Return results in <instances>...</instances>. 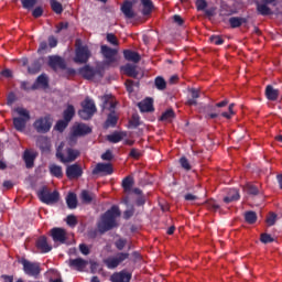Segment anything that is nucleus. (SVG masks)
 <instances>
[{"instance_id": "nucleus-51", "label": "nucleus", "mask_w": 282, "mask_h": 282, "mask_svg": "<svg viewBox=\"0 0 282 282\" xmlns=\"http://www.w3.org/2000/svg\"><path fill=\"white\" fill-rule=\"evenodd\" d=\"M209 41L214 45H224V37L221 35H212Z\"/></svg>"}, {"instance_id": "nucleus-17", "label": "nucleus", "mask_w": 282, "mask_h": 282, "mask_svg": "<svg viewBox=\"0 0 282 282\" xmlns=\"http://www.w3.org/2000/svg\"><path fill=\"white\" fill-rule=\"evenodd\" d=\"M132 274L127 272V270H122L120 272H115L110 276L111 282H131Z\"/></svg>"}, {"instance_id": "nucleus-40", "label": "nucleus", "mask_w": 282, "mask_h": 282, "mask_svg": "<svg viewBox=\"0 0 282 282\" xmlns=\"http://www.w3.org/2000/svg\"><path fill=\"white\" fill-rule=\"evenodd\" d=\"M51 9L55 14H63V4L57 0H50Z\"/></svg>"}, {"instance_id": "nucleus-19", "label": "nucleus", "mask_w": 282, "mask_h": 282, "mask_svg": "<svg viewBox=\"0 0 282 282\" xmlns=\"http://www.w3.org/2000/svg\"><path fill=\"white\" fill-rule=\"evenodd\" d=\"M79 74L85 78L86 80H91L96 74H99L100 70L95 69L94 67L89 65H85L84 67L79 68Z\"/></svg>"}, {"instance_id": "nucleus-25", "label": "nucleus", "mask_w": 282, "mask_h": 282, "mask_svg": "<svg viewBox=\"0 0 282 282\" xmlns=\"http://www.w3.org/2000/svg\"><path fill=\"white\" fill-rule=\"evenodd\" d=\"M39 85H41V87H43L44 89H47V87H50V79L47 78V75L42 74L40 75L35 83L32 85V89H39Z\"/></svg>"}, {"instance_id": "nucleus-45", "label": "nucleus", "mask_w": 282, "mask_h": 282, "mask_svg": "<svg viewBox=\"0 0 282 282\" xmlns=\"http://www.w3.org/2000/svg\"><path fill=\"white\" fill-rule=\"evenodd\" d=\"M126 89L129 94H133V87H140V82H133L132 79H127L126 83Z\"/></svg>"}, {"instance_id": "nucleus-46", "label": "nucleus", "mask_w": 282, "mask_h": 282, "mask_svg": "<svg viewBox=\"0 0 282 282\" xmlns=\"http://www.w3.org/2000/svg\"><path fill=\"white\" fill-rule=\"evenodd\" d=\"M69 126V121L64 120H58L55 124V129L56 131H59V133H63V131H65V129H67V127Z\"/></svg>"}, {"instance_id": "nucleus-18", "label": "nucleus", "mask_w": 282, "mask_h": 282, "mask_svg": "<svg viewBox=\"0 0 282 282\" xmlns=\"http://www.w3.org/2000/svg\"><path fill=\"white\" fill-rule=\"evenodd\" d=\"M36 147H39L42 153H50V149H52V143L50 142V138L40 135L36 139Z\"/></svg>"}, {"instance_id": "nucleus-39", "label": "nucleus", "mask_w": 282, "mask_h": 282, "mask_svg": "<svg viewBox=\"0 0 282 282\" xmlns=\"http://www.w3.org/2000/svg\"><path fill=\"white\" fill-rule=\"evenodd\" d=\"M154 86L156 87V89H159V91H164V89H166V80L164 79V77L158 76L154 79Z\"/></svg>"}, {"instance_id": "nucleus-8", "label": "nucleus", "mask_w": 282, "mask_h": 282, "mask_svg": "<svg viewBox=\"0 0 282 282\" xmlns=\"http://www.w3.org/2000/svg\"><path fill=\"white\" fill-rule=\"evenodd\" d=\"M129 259L128 252H119L115 257L107 258L104 263L107 267L108 270H116L122 261H127Z\"/></svg>"}, {"instance_id": "nucleus-52", "label": "nucleus", "mask_w": 282, "mask_h": 282, "mask_svg": "<svg viewBox=\"0 0 282 282\" xmlns=\"http://www.w3.org/2000/svg\"><path fill=\"white\" fill-rule=\"evenodd\" d=\"M127 246V239L124 238H119L118 240L115 241V248H117V250H124Z\"/></svg>"}, {"instance_id": "nucleus-13", "label": "nucleus", "mask_w": 282, "mask_h": 282, "mask_svg": "<svg viewBox=\"0 0 282 282\" xmlns=\"http://www.w3.org/2000/svg\"><path fill=\"white\" fill-rule=\"evenodd\" d=\"M93 175H100L101 177L113 175V165L111 163H97L93 170Z\"/></svg>"}, {"instance_id": "nucleus-6", "label": "nucleus", "mask_w": 282, "mask_h": 282, "mask_svg": "<svg viewBox=\"0 0 282 282\" xmlns=\"http://www.w3.org/2000/svg\"><path fill=\"white\" fill-rule=\"evenodd\" d=\"M19 263L23 265L24 274H26L28 276H33L34 279H39V275L41 274V263L31 262L25 258L20 259Z\"/></svg>"}, {"instance_id": "nucleus-53", "label": "nucleus", "mask_w": 282, "mask_h": 282, "mask_svg": "<svg viewBox=\"0 0 282 282\" xmlns=\"http://www.w3.org/2000/svg\"><path fill=\"white\" fill-rule=\"evenodd\" d=\"M260 241L261 243H272L274 242V238L270 234H261Z\"/></svg>"}, {"instance_id": "nucleus-60", "label": "nucleus", "mask_w": 282, "mask_h": 282, "mask_svg": "<svg viewBox=\"0 0 282 282\" xmlns=\"http://www.w3.org/2000/svg\"><path fill=\"white\" fill-rule=\"evenodd\" d=\"M107 41L111 45H118V37H116V35L113 33H108L107 34Z\"/></svg>"}, {"instance_id": "nucleus-48", "label": "nucleus", "mask_w": 282, "mask_h": 282, "mask_svg": "<svg viewBox=\"0 0 282 282\" xmlns=\"http://www.w3.org/2000/svg\"><path fill=\"white\" fill-rule=\"evenodd\" d=\"M21 3L24 10H32L36 6V0H21Z\"/></svg>"}, {"instance_id": "nucleus-64", "label": "nucleus", "mask_w": 282, "mask_h": 282, "mask_svg": "<svg viewBox=\"0 0 282 282\" xmlns=\"http://www.w3.org/2000/svg\"><path fill=\"white\" fill-rule=\"evenodd\" d=\"M134 213H135V208L131 207L130 209H127L123 213V218L124 219H131V217L134 215Z\"/></svg>"}, {"instance_id": "nucleus-24", "label": "nucleus", "mask_w": 282, "mask_h": 282, "mask_svg": "<svg viewBox=\"0 0 282 282\" xmlns=\"http://www.w3.org/2000/svg\"><path fill=\"white\" fill-rule=\"evenodd\" d=\"M123 57L126 61H129L130 63H140L142 58L138 52L132 50H124Z\"/></svg>"}, {"instance_id": "nucleus-4", "label": "nucleus", "mask_w": 282, "mask_h": 282, "mask_svg": "<svg viewBox=\"0 0 282 282\" xmlns=\"http://www.w3.org/2000/svg\"><path fill=\"white\" fill-rule=\"evenodd\" d=\"M63 147H64V143L62 142L56 150V158L63 164H68L69 162H74L80 155V152L78 150L66 148L65 152L67 155L65 156V154H63Z\"/></svg>"}, {"instance_id": "nucleus-14", "label": "nucleus", "mask_w": 282, "mask_h": 282, "mask_svg": "<svg viewBox=\"0 0 282 282\" xmlns=\"http://www.w3.org/2000/svg\"><path fill=\"white\" fill-rule=\"evenodd\" d=\"M66 177L68 180H78V177H83V167L78 164H72L66 167Z\"/></svg>"}, {"instance_id": "nucleus-42", "label": "nucleus", "mask_w": 282, "mask_h": 282, "mask_svg": "<svg viewBox=\"0 0 282 282\" xmlns=\"http://www.w3.org/2000/svg\"><path fill=\"white\" fill-rule=\"evenodd\" d=\"M80 197H82V202H84V204H91V202H94L93 194L89 193V191H87V189L82 191Z\"/></svg>"}, {"instance_id": "nucleus-28", "label": "nucleus", "mask_w": 282, "mask_h": 282, "mask_svg": "<svg viewBox=\"0 0 282 282\" xmlns=\"http://www.w3.org/2000/svg\"><path fill=\"white\" fill-rule=\"evenodd\" d=\"M265 97L268 100H279V89H275L272 85L265 87Z\"/></svg>"}, {"instance_id": "nucleus-30", "label": "nucleus", "mask_w": 282, "mask_h": 282, "mask_svg": "<svg viewBox=\"0 0 282 282\" xmlns=\"http://www.w3.org/2000/svg\"><path fill=\"white\" fill-rule=\"evenodd\" d=\"M66 204L67 207L70 210H74L75 208H78V198L75 193H69L66 197Z\"/></svg>"}, {"instance_id": "nucleus-47", "label": "nucleus", "mask_w": 282, "mask_h": 282, "mask_svg": "<svg viewBox=\"0 0 282 282\" xmlns=\"http://www.w3.org/2000/svg\"><path fill=\"white\" fill-rule=\"evenodd\" d=\"M66 224L67 226H69L70 228H76V226H78V219L76 218V216L74 215H68L66 217Z\"/></svg>"}, {"instance_id": "nucleus-44", "label": "nucleus", "mask_w": 282, "mask_h": 282, "mask_svg": "<svg viewBox=\"0 0 282 282\" xmlns=\"http://www.w3.org/2000/svg\"><path fill=\"white\" fill-rule=\"evenodd\" d=\"M257 11L259 12V14H261L262 17H269V14H271V10L270 7H268L267 4H257Z\"/></svg>"}, {"instance_id": "nucleus-34", "label": "nucleus", "mask_w": 282, "mask_h": 282, "mask_svg": "<svg viewBox=\"0 0 282 282\" xmlns=\"http://www.w3.org/2000/svg\"><path fill=\"white\" fill-rule=\"evenodd\" d=\"M173 118H175V111L173 109H167L160 117L161 122H173Z\"/></svg>"}, {"instance_id": "nucleus-33", "label": "nucleus", "mask_w": 282, "mask_h": 282, "mask_svg": "<svg viewBox=\"0 0 282 282\" xmlns=\"http://www.w3.org/2000/svg\"><path fill=\"white\" fill-rule=\"evenodd\" d=\"M141 4L143 6L142 14L143 17H149L151 12H153V1L152 0H141Z\"/></svg>"}, {"instance_id": "nucleus-11", "label": "nucleus", "mask_w": 282, "mask_h": 282, "mask_svg": "<svg viewBox=\"0 0 282 282\" xmlns=\"http://www.w3.org/2000/svg\"><path fill=\"white\" fill-rule=\"evenodd\" d=\"M100 52L104 58H106L105 65H112V63H116V61H118L116 58V56L118 55V50L111 48L107 45H101Z\"/></svg>"}, {"instance_id": "nucleus-31", "label": "nucleus", "mask_w": 282, "mask_h": 282, "mask_svg": "<svg viewBox=\"0 0 282 282\" xmlns=\"http://www.w3.org/2000/svg\"><path fill=\"white\" fill-rule=\"evenodd\" d=\"M243 23H248V18L231 17L229 19V24L232 29L241 28Z\"/></svg>"}, {"instance_id": "nucleus-56", "label": "nucleus", "mask_w": 282, "mask_h": 282, "mask_svg": "<svg viewBox=\"0 0 282 282\" xmlns=\"http://www.w3.org/2000/svg\"><path fill=\"white\" fill-rule=\"evenodd\" d=\"M207 208L209 210H214V213H217V210H219L220 206H219V204H217V202L209 200V202H207Z\"/></svg>"}, {"instance_id": "nucleus-57", "label": "nucleus", "mask_w": 282, "mask_h": 282, "mask_svg": "<svg viewBox=\"0 0 282 282\" xmlns=\"http://www.w3.org/2000/svg\"><path fill=\"white\" fill-rule=\"evenodd\" d=\"M101 160L111 162V160H113V152H111V150H107L104 154H101Z\"/></svg>"}, {"instance_id": "nucleus-15", "label": "nucleus", "mask_w": 282, "mask_h": 282, "mask_svg": "<svg viewBox=\"0 0 282 282\" xmlns=\"http://www.w3.org/2000/svg\"><path fill=\"white\" fill-rule=\"evenodd\" d=\"M133 3L135 0H126L121 6V12L126 19H135V11H133Z\"/></svg>"}, {"instance_id": "nucleus-1", "label": "nucleus", "mask_w": 282, "mask_h": 282, "mask_svg": "<svg viewBox=\"0 0 282 282\" xmlns=\"http://www.w3.org/2000/svg\"><path fill=\"white\" fill-rule=\"evenodd\" d=\"M117 217H120V207L113 205L102 215L101 221L97 224L99 232L104 235V232H109V230H113V228H116Z\"/></svg>"}, {"instance_id": "nucleus-3", "label": "nucleus", "mask_w": 282, "mask_h": 282, "mask_svg": "<svg viewBox=\"0 0 282 282\" xmlns=\"http://www.w3.org/2000/svg\"><path fill=\"white\" fill-rule=\"evenodd\" d=\"M96 111H98L96 102L91 98L86 97L82 102V110L78 111V116L82 120H91Z\"/></svg>"}, {"instance_id": "nucleus-23", "label": "nucleus", "mask_w": 282, "mask_h": 282, "mask_svg": "<svg viewBox=\"0 0 282 282\" xmlns=\"http://www.w3.org/2000/svg\"><path fill=\"white\" fill-rule=\"evenodd\" d=\"M241 199V195L239 194V189L231 188L227 192L226 197H224L223 202L225 204H232V202H239Z\"/></svg>"}, {"instance_id": "nucleus-7", "label": "nucleus", "mask_w": 282, "mask_h": 282, "mask_svg": "<svg viewBox=\"0 0 282 282\" xmlns=\"http://www.w3.org/2000/svg\"><path fill=\"white\" fill-rule=\"evenodd\" d=\"M50 235L54 241V243H57L58 246H65L67 245V241H69V236L67 234V229L63 227H54L50 230Z\"/></svg>"}, {"instance_id": "nucleus-9", "label": "nucleus", "mask_w": 282, "mask_h": 282, "mask_svg": "<svg viewBox=\"0 0 282 282\" xmlns=\"http://www.w3.org/2000/svg\"><path fill=\"white\" fill-rule=\"evenodd\" d=\"M33 128L37 133H48L52 129V118L50 116L41 117L33 123Z\"/></svg>"}, {"instance_id": "nucleus-43", "label": "nucleus", "mask_w": 282, "mask_h": 282, "mask_svg": "<svg viewBox=\"0 0 282 282\" xmlns=\"http://www.w3.org/2000/svg\"><path fill=\"white\" fill-rule=\"evenodd\" d=\"M245 191L246 193H248V195H259V187H257L252 183H248L247 185H245Z\"/></svg>"}, {"instance_id": "nucleus-32", "label": "nucleus", "mask_w": 282, "mask_h": 282, "mask_svg": "<svg viewBox=\"0 0 282 282\" xmlns=\"http://www.w3.org/2000/svg\"><path fill=\"white\" fill-rule=\"evenodd\" d=\"M48 171L53 177H57V180H61L63 177V167L61 165L51 164L48 166Z\"/></svg>"}, {"instance_id": "nucleus-5", "label": "nucleus", "mask_w": 282, "mask_h": 282, "mask_svg": "<svg viewBox=\"0 0 282 282\" xmlns=\"http://www.w3.org/2000/svg\"><path fill=\"white\" fill-rule=\"evenodd\" d=\"M37 197L42 204H56L61 199V194L58 191H54L51 193L50 189H47V186H43L40 191H37Z\"/></svg>"}, {"instance_id": "nucleus-38", "label": "nucleus", "mask_w": 282, "mask_h": 282, "mask_svg": "<svg viewBox=\"0 0 282 282\" xmlns=\"http://www.w3.org/2000/svg\"><path fill=\"white\" fill-rule=\"evenodd\" d=\"M41 59H34L31 66H29L28 72L29 74H39L41 72Z\"/></svg>"}, {"instance_id": "nucleus-36", "label": "nucleus", "mask_w": 282, "mask_h": 282, "mask_svg": "<svg viewBox=\"0 0 282 282\" xmlns=\"http://www.w3.org/2000/svg\"><path fill=\"white\" fill-rule=\"evenodd\" d=\"M124 193H130L131 188H133V177L132 176H127L122 180L121 184Z\"/></svg>"}, {"instance_id": "nucleus-26", "label": "nucleus", "mask_w": 282, "mask_h": 282, "mask_svg": "<svg viewBox=\"0 0 282 282\" xmlns=\"http://www.w3.org/2000/svg\"><path fill=\"white\" fill-rule=\"evenodd\" d=\"M121 69L126 74V76H129L130 78H138L139 73L135 65L126 64L124 66H121Z\"/></svg>"}, {"instance_id": "nucleus-59", "label": "nucleus", "mask_w": 282, "mask_h": 282, "mask_svg": "<svg viewBox=\"0 0 282 282\" xmlns=\"http://www.w3.org/2000/svg\"><path fill=\"white\" fill-rule=\"evenodd\" d=\"M268 226H274L276 224V214L270 213V215L267 218Z\"/></svg>"}, {"instance_id": "nucleus-20", "label": "nucleus", "mask_w": 282, "mask_h": 282, "mask_svg": "<svg viewBox=\"0 0 282 282\" xmlns=\"http://www.w3.org/2000/svg\"><path fill=\"white\" fill-rule=\"evenodd\" d=\"M37 250H40L43 254H46L47 252H52V246L47 242V237L41 236L37 238L35 243Z\"/></svg>"}, {"instance_id": "nucleus-55", "label": "nucleus", "mask_w": 282, "mask_h": 282, "mask_svg": "<svg viewBox=\"0 0 282 282\" xmlns=\"http://www.w3.org/2000/svg\"><path fill=\"white\" fill-rule=\"evenodd\" d=\"M129 158H132L133 160H140V158H142V152L135 148H132L130 150Z\"/></svg>"}, {"instance_id": "nucleus-50", "label": "nucleus", "mask_w": 282, "mask_h": 282, "mask_svg": "<svg viewBox=\"0 0 282 282\" xmlns=\"http://www.w3.org/2000/svg\"><path fill=\"white\" fill-rule=\"evenodd\" d=\"M178 162L184 171H191V162H188V159H186V156H182Z\"/></svg>"}, {"instance_id": "nucleus-27", "label": "nucleus", "mask_w": 282, "mask_h": 282, "mask_svg": "<svg viewBox=\"0 0 282 282\" xmlns=\"http://www.w3.org/2000/svg\"><path fill=\"white\" fill-rule=\"evenodd\" d=\"M69 268H75V270H85L87 261L83 258L70 259L68 263Z\"/></svg>"}, {"instance_id": "nucleus-62", "label": "nucleus", "mask_w": 282, "mask_h": 282, "mask_svg": "<svg viewBox=\"0 0 282 282\" xmlns=\"http://www.w3.org/2000/svg\"><path fill=\"white\" fill-rule=\"evenodd\" d=\"M32 17H34V19H40V17H43V8L36 7L32 12Z\"/></svg>"}, {"instance_id": "nucleus-35", "label": "nucleus", "mask_w": 282, "mask_h": 282, "mask_svg": "<svg viewBox=\"0 0 282 282\" xmlns=\"http://www.w3.org/2000/svg\"><path fill=\"white\" fill-rule=\"evenodd\" d=\"M122 138H124V134L122 132H113L112 134H109L107 137V140L112 144H118V142H122Z\"/></svg>"}, {"instance_id": "nucleus-54", "label": "nucleus", "mask_w": 282, "mask_h": 282, "mask_svg": "<svg viewBox=\"0 0 282 282\" xmlns=\"http://www.w3.org/2000/svg\"><path fill=\"white\" fill-rule=\"evenodd\" d=\"M196 9L198 10V12H202L204 10H206V8H208V2H206V0H196Z\"/></svg>"}, {"instance_id": "nucleus-37", "label": "nucleus", "mask_w": 282, "mask_h": 282, "mask_svg": "<svg viewBox=\"0 0 282 282\" xmlns=\"http://www.w3.org/2000/svg\"><path fill=\"white\" fill-rule=\"evenodd\" d=\"M26 169H32L34 166V154L30 151H25L23 155Z\"/></svg>"}, {"instance_id": "nucleus-63", "label": "nucleus", "mask_w": 282, "mask_h": 282, "mask_svg": "<svg viewBox=\"0 0 282 282\" xmlns=\"http://www.w3.org/2000/svg\"><path fill=\"white\" fill-rule=\"evenodd\" d=\"M48 47H50V45H47V43L45 41H42L37 48V54H43V52H47Z\"/></svg>"}, {"instance_id": "nucleus-61", "label": "nucleus", "mask_w": 282, "mask_h": 282, "mask_svg": "<svg viewBox=\"0 0 282 282\" xmlns=\"http://www.w3.org/2000/svg\"><path fill=\"white\" fill-rule=\"evenodd\" d=\"M130 124L131 127H133L134 129H137V127H140V117L137 115H133L131 120H130Z\"/></svg>"}, {"instance_id": "nucleus-2", "label": "nucleus", "mask_w": 282, "mask_h": 282, "mask_svg": "<svg viewBox=\"0 0 282 282\" xmlns=\"http://www.w3.org/2000/svg\"><path fill=\"white\" fill-rule=\"evenodd\" d=\"M13 111L18 115V117H13V128L15 131L23 133L28 127V122H30V110L23 107H17Z\"/></svg>"}, {"instance_id": "nucleus-21", "label": "nucleus", "mask_w": 282, "mask_h": 282, "mask_svg": "<svg viewBox=\"0 0 282 282\" xmlns=\"http://www.w3.org/2000/svg\"><path fill=\"white\" fill-rule=\"evenodd\" d=\"M91 128L85 123H78L73 128V135L83 138V135H89Z\"/></svg>"}, {"instance_id": "nucleus-29", "label": "nucleus", "mask_w": 282, "mask_h": 282, "mask_svg": "<svg viewBox=\"0 0 282 282\" xmlns=\"http://www.w3.org/2000/svg\"><path fill=\"white\" fill-rule=\"evenodd\" d=\"M75 116H76V108H74V105H68L63 112L64 120L66 122H72Z\"/></svg>"}, {"instance_id": "nucleus-10", "label": "nucleus", "mask_w": 282, "mask_h": 282, "mask_svg": "<svg viewBox=\"0 0 282 282\" xmlns=\"http://www.w3.org/2000/svg\"><path fill=\"white\" fill-rule=\"evenodd\" d=\"M91 57V52L88 46H78L75 51L74 63H79L80 65L88 63Z\"/></svg>"}, {"instance_id": "nucleus-49", "label": "nucleus", "mask_w": 282, "mask_h": 282, "mask_svg": "<svg viewBox=\"0 0 282 282\" xmlns=\"http://www.w3.org/2000/svg\"><path fill=\"white\" fill-rule=\"evenodd\" d=\"M235 104H230L228 107V112H221L223 118H226L227 120H230L232 116L235 115Z\"/></svg>"}, {"instance_id": "nucleus-41", "label": "nucleus", "mask_w": 282, "mask_h": 282, "mask_svg": "<svg viewBox=\"0 0 282 282\" xmlns=\"http://www.w3.org/2000/svg\"><path fill=\"white\" fill-rule=\"evenodd\" d=\"M245 221L247 224H257V214L253 210L245 213Z\"/></svg>"}, {"instance_id": "nucleus-16", "label": "nucleus", "mask_w": 282, "mask_h": 282, "mask_svg": "<svg viewBox=\"0 0 282 282\" xmlns=\"http://www.w3.org/2000/svg\"><path fill=\"white\" fill-rule=\"evenodd\" d=\"M110 109H112V111L108 115L104 123V129H110L118 124V116H116V111L113 110L116 109V104L110 102Z\"/></svg>"}, {"instance_id": "nucleus-22", "label": "nucleus", "mask_w": 282, "mask_h": 282, "mask_svg": "<svg viewBox=\"0 0 282 282\" xmlns=\"http://www.w3.org/2000/svg\"><path fill=\"white\" fill-rule=\"evenodd\" d=\"M138 107L141 113H150L151 111H154L153 98H145L143 101L138 104Z\"/></svg>"}, {"instance_id": "nucleus-58", "label": "nucleus", "mask_w": 282, "mask_h": 282, "mask_svg": "<svg viewBox=\"0 0 282 282\" xmlns=\"http://www.w3.org/2000/svg\"><path fill=\"white\" fill-rule=\"evenodd\" d=\"M58 45V40L54 35L48 36V47L54 50Z\"/></svg>"}, {"instance_id": "nucleus-12", "label": "nucleus", "mask_w": 282, "mask_h": 282, "mask_svg": "<svg viewBox=\"0 0 282 282\" xmlns=\"http://www.w3.org/2000/svg\"><path fill=\"white\" fill-rule=\"evenodd\" d=\"M48 67L53 69V72H58V69H67V63L65 58L58 55H50L48 56Z\"/></svg>"}]
</instances>
